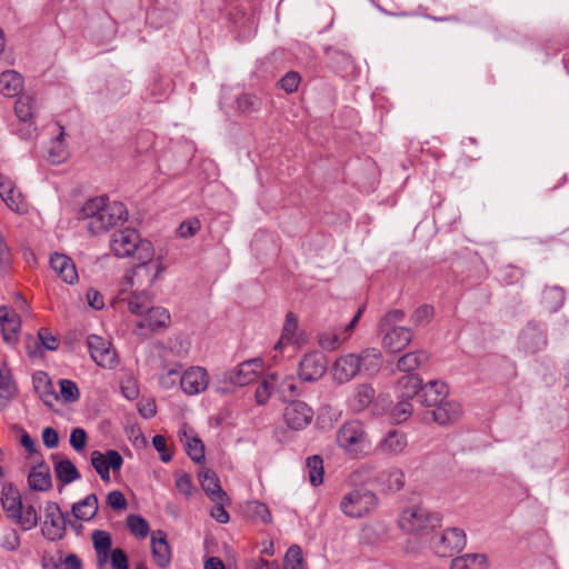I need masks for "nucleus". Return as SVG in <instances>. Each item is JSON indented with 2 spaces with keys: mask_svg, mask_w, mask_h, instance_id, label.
Here are the masks:
<instances>
[{
  "mask_svg": "<svg viewBox=\"0 0 569 569\" xmlns=\"http://www.w3.org/2000/svg\"><path fill=\"white\" fill-rule=\"evenodd\" d=\"M0 323L3 330L20 331L21 320L19 315L7 306H0Z\"/></svg>",
  "mask_w": 569,
  "mask_h": 569,
  "instance_id": "51",
  "label": "nucleus"
},
{
  "mask_svg": "<svg viewBox=\"0 0 569 569\" xmlns=\"http://www.w3.org/2000/svg\"><path fill=\"white\" fill-rule=\"evenodd\" d=\"M413 407L410 400L398 399V402L391 409L390 416L396 423L407 421L412 415Z\"/></svg>",
  "mask_w": 569,
  "mask_h": 569,
  "instance_id": "56",
  "label": "nucleus"
},
{
  "mask_svg": "<svg viewBox=\"0 0 569 569\" xmlns=\"http://www.w3.org/2000/svg\"><path fill=\"white\" fill-rule=\"evenodd\" d=\"M326 54L329 58L331 68L341 77H351L355 73V63L350 54L331 49H327Z\"/></svg>",
  "mask_w": 569,
  "mask_h": 569,
  "instance_id": "36",
  "label": "nucleus"
},
{
  "mask_svg": "<svg viewBox=\"0 0 569 569\" xmlns=\"http://www.w3.org/2000/svg\"><path fill=\"white\" fill-rule=\"evenodd\" d=\"M286 569H305L301 548L297 545L291 546L284 556Z\"/></svg>",
  "mask_w": 569,
  "mask_h": 569,
  "instance_id": "58",
  "label": "nucleus"
},
{
  "mask_svg": "<svg viewBox=\"0 0 569 569\" xmlns=\"http://www.w3.org/2000/svg\"><path fill=\"white\" fill-rule=\"evenodd\" d=\"M166 269L163 257H156V252L151 253L149 258H138L137 263L126 271L123 284L149 291L162 277Z\"/></svg>",
  "mask_w": 569,
  "mask_h": 569,
  "instance_id": "2",
  "label": "nucleus"
},
{
  "mask_svg": "<svg viewBox=\"0 0 569 569\" xmlns=\"http://www.w3.org/2000/svg\"><path fill=\"white\" fill-rule=\"evenodd\" d=\"M209 386V373L200 366H192L186 369L180 377V388L187 396H197L207 390Z\"/></svg>",
  "mask_w": 569,
  "mask_h": 569,
  "instance_id": "13",
  "label": "nucleus"
},
{
  "mask_svg": "<svg viewBox=\"0 0 569 569\" xmlns=\"http://www.w3.org/2000/svg\"><path fill=\"white\" fill-rule=\"evenodd\" d=\"M179 439L184 445L187 455L196 463L204 460V446L202 441L193 435V431L184 425L178 432Z\"/></svg>",
  "mask_w": 569,
  "mask_h": 569,
  "instance_id": "27",
  "label": "nucleus"
},
{
  "mask_svg": "<svg viewBox=\"0 0 569 569\" xmlns=\"http://www.w3.org/2000/svg\"><path fill=\"white\" fill-rule=\"evenodd\" d=\"M80 214L82 219L88 220L87 228L90 233L98 236L126 221L128 210L122 202L110 201L108 197L101 196L87 200Z\"/></svg>",
  "mask_w": 569,
  "mask_h": 569,
  "instance_id": "1",
  "label": "nucleus"
},
{
  "mask_svg": "<svg viewBox=\"0 0 569 569\" xmlns=\"http://www.w3.org/2000/svg\"><path fill=\"white\" fill-rule=\"evenodd\" d=\"M52 270L61 278L62 281L73 284L78 281V272L71 258L63 253H54L50 258Z\"/></svg>",
  "mask_w": 569,
  "mask_h": 569,
  "instance_id": "26",
  "label": "nucleus"
},
{
  "mask_svg": "<svg viewBox=\"0 0 569 569\" xmlns=\"http://www.w3.org/2000/svg\"><path fill=\"white\" fill-rule=\"evenodd\" d=\"M180 369V365H174L170 368L164 367L162 373L159 376L160 386L169 390L176 387L178 382L180 383V377L182 376Z\"/></svg>",
  "mask_w": 569,
  "mask_h": 569,
  "instance_id": "53",
  "label": "nucleus"
},
{
  "mask_svg": "<svg viewBox=\"0 0 569 569\" xmlns=\"http://www.w3.org/2000/svg\"><path fill=\"white\" fill-rule=\"evenodd\" d=\"M449 390L443 381L431 380L422 385L419 402L425 407H436L448 397Z\"/></svg>",
  "mask_w": 569,
  "mask_h": 569,
  "instance_id": "21",
  "label": "nucleus"
},
{
  "mask_svg": "<svg viewBox=\"0 0 569 569\" xmlns=\"http://www.w3.org/2000/svg\"><path fill=\"white\" fill-rule=\"evenodd\" d=\"M298 329V319L292 312L286 315L284 323L282 327L281 336L274 346L276 350L281 351L287 345H295L300 347L305 343L306 339L302 335H296Z\"/></svg>",
  "mask_w": 569,
  "mask_h": 569,
  "instance_id": "24",
  "label": "nucleus"
},
{
  "mask_svg": "<svg viewBox=\"0 0 569 569\" xmlns=\"http://www.w3.org/2000/svg\"><path fill=\"white\" fill-rule=\"evenodd\" d=\"M407 446L408 440L403 432L390 430L379 441L378 450L387 456H398L405 452Z\"/></svg>",
  "mask_w": 569,
  "mask_h": 569,
  "instance_id": "25",
  "label": "nucleus"
},
{
  "mask_svg": "<svg viewBox=\"0 0 569 569\" xmlns=\"http://www.w3.org/2000/svg\"><path fill=\"white\" fill-rule=\"evenodd\" d=\"M152 445L159 452L161 461L169 462L172 459V453L167 447V440L163 436L156 435L152 439Z\"/></svg>",
  "mask_w": 569,
  "mask_h": 569,
  "instance_id": "63",
  "label": "nucleus"
},
{
  "mask_svg": "<svg viewBox=\"0 0 569 569\" xmlns=\"http://www.w3.org/2000/svg\"><path fill=\"white\" fill-rule=\"evenodd\" d=\"M60 395L59 399H61L66 403L76 402L80 398V390L77 383L69 379H60Z\"/></svg>",
  "mask_w": 569,
  "mask_h": 569,
  "instance_id": "54",
  "label": "nucleus"
},
{
  "mask_svg": "<svg viewBox=\"0 0 569 569\" xmlns=\"http://www.w3.org/2000/svg\"><path fill=\"white\" fill-rule=\"evenodd\" d=\"M111 566L113 569H129L128 557L126 552L117 548L109 553Z\"/></svg>",
  "mask_w": 569,
  "mask_h": 569,
  "instance_id": "64",
  "label": "nucleus"
},
{
  "mask_svg": "<svg viewBox=\"0 0 569 569\" xmlns=\"http://www.w3.org/2000/svg\"><path fill=\"white\" fill-rule=\"evenodd\" d=\"M337 441L342 449L356 455L369 447L365 425L359 420L345 422L337 432Z\"/></svg>",
  "mask_w": 569,
  "mask_h": 569,
  "instance_id": "8",
  "label": "nucleus"
},
{
  "mask_svg": "<svg viewBox=\"0 0 569 569\" xmlns=\"http://www.w3.org/2000/svg\"><path fill=\"white\" fill-rule=\"evenodd\" d=\"M110 248L118 258H149L154 247L148 239L141 238L138 230L124 228L116 231L110 240Z\"/></svg>",
  "mask_w": 569,
  "mask_h": 569,
  "instance_id": "3",
  "label": "nucleus"
},
{
  "mask_svg": "<svg viewBox=\"0 0 569 569\" xmlns=\"http://www.w3.org/2000/svg\"><path fill=\"white\" fill-rule=\"evenodd\" d=\"M488 558L483 553H466L450 562V569H488Z\"/></svg>",
  "mask_w": 569,
  "mask_h": 569,
  "instance_id": "40",
  "label": "nucleus"
},
{
  "mask_svg": "<svg viewBox=\"0 0 569 569\" xmlns=\"http://www.w3.org/2000/svg\"><path fill=\"white\" fill-rule=\"evenodd\" d=\"M34 496L31 492L24 493L23 508L17 513L13 523L18 525L23 531L36 528L39 523L40 516L36 509Z\"/></svg>",
  "mask_w": 569,
  "mask_h": 569,
  "instance_id": "22",
  "label": "nucleus"
},
{
  "mask_svg": "<svg viewBox=\"0 0 569 569\" xmlns=\"http://www.w3.org/2000/svg\"><path fill=\"white\" fill-rule=\"evenodd\" d=\"M24 497L12 485L3 486L1 492V503L3 511L9 520L14 521L17 513L23 508Z\"/></svg>",
  "mask_w": 569,
  "mask_h": 569,
  "instance_id": "29",
  "label": "nucleus"
},
{
  "mask_svg": "<svg viewBox=\"0 0 569 569\" xmlns=\"http://www.w3.org/2000/svg\"><path fill=\"white\" fill-rule=\"evenodd\" d=\"M28 486L31 491H48L52 488V479L48 465L38 462L28 475Z\"/></svg>",
  "mask_w": 569,
  "mask_h": 569,
  "instance_id": "31",
  "label": "nucleus"
},
{
  "mask_svg": "<svg viewBox=\"0 0 569 569\" xmlns=\"http://www.w3.org/2000/svg\"><path fill=\"white\" fill-rule=\"evenodd\" d=\"M91 465L104 482L110 481V470L118 471L123 465L121 455L113 449L107 450L104 453L94 450L91 453Z\"/></svg>",
  "mask_w": 569,
  "mask_h": 569,
  "instance_id": "14",
  "label": "nucleus"
},
{
  "mask_svg": "<svg viewBox=\"0 0 569 569\" xmlns=\"http://www.w3.org/2000/svg\"><path fill=\"white\" fill-rule=\"evenodd\" d=\"M88 348L92 360L97 366L112 369L118 362L117 353L111 342L97 335H90L87 339Z\"/></svg>",
  "mask_w": 569,
  "mask_h": 569,
  "instance_id": "12",
  "label": "nucleus"
},
{
  "mask_svg": "<svg viewBox=\"0 0 569 569\" xmlns=\"http://www.w3.org/2000/svg\"><path fill=\"white\" fill-rule=\"evenodd\" d=\"M23 86L22 77L14 70H6L0 74V93L4 97H16Z\"/></svg>",
  "mask_w": 569,
  "mask_h": 569,
  "instance_id": "41",
  "label": "nucleus"
},
{
  "mask_svg": "<svg viewBox=\"0 0 569 569\" xmlns=\"http://www.w3.org/2000/svg\"><path fill=\"white\" fill-rule=\"evenodd\" d=\"M171 316L169 311L160 306H152L136 323L134 333L144 336L170 326Z\"/></svg>",
  "mask_w": 569,
  "mask_h": 569,
  "instance_id": "11",
  "label": "nucleus"
},
{
  "mask_svg": "<svg viewBox=\"0 0 569 569\" xmlns=\"http://www.w3.org/2000/svg\"><path fill=\"white\" fill-rule=\"evenodd\" d=\"M91 538L97 553L98 563L101 566L108 561L109 553L111 552V535L104 530H94Z\"/></svg>",
  "mask_w": 569,
  "mask_h": 569,
  "instance_id": "39",
  "label": "nucleus"
},
{
  "mask_svg": "<svg viewBox=\"0 0 569 569\" xmlns=\"http://www.w3.org/2000/svg\"><path fill=\"white\" fill-rule=\"evenodd\" d=\"M463 415L462 406L459 401L445 398L432 411L433 420L439 425H450L458 421Z\"/></svg>",
  "mask_w": 569,
  "mask_h": 569,
  "instance_id": "20",
  "label": "nucleus"
},
{
  "mask_svg": "<svg viewBox=\"0 0 569 569\" xmlns=\"http://www.w3.org/2000/svg\"><path fill=\"white\" fill-rule=\"evenodd\" d=\"M378 486L389 492H397L405 486V473L399 468H390L379 472Z\"/></svg>",
  "mask_w": 569,
  "mask_h": 569,
  "instance_id": "43",
  "label": "nucleus"
},
{
  "mask_svg": "<svg viewBox=\"0 0 569 569\" xmlns=\"http://www.w3.org/2000/svg\"><path fill=\"white\" fill-rule=\"evenodd\" d=\"M297 386L292 377H284L281 380L277 375L276 395L281 401H288L296 395Z\"/></svg>",
  "mask_w": 569,
  "mask_h": 569,
  "instance_id": "55",
  "label": "nucleus"
},
{
  "mask_svg": "<svg viewBox=\"0 0 569 569\" xmlns=\"http://www.w3.org/2000/svg\"><path fill=\"white\" fill-rule=\"evenodd\" d=\"M466 546V533L460 528H449L431 541V548L439 557H450Z\"/></svg>",
  "mask_w": 569,
  "mask_h": 569,
  "instance_id": "10",
  "label": "nucleus"
},
{
  "mask_svg": "<svg viewBox=\"0 0 569 569\" xmlns=\"http://www.w3.org/2000/svg\"><path fill=\"white\" fill-rule=\"evenodd\" d=\"M202 490L207 493L212 502L228 501L226 491L222 490L217 475L210 470H206L199 475Z\"/></svg>",
  "mask_w": 569,
  "mask_h": 569,
  "instance_id": "34",
  "label": "nucleus"
},
{
  "mask_svg": "<svg viewBox=\"0 0 569 569\" xmlns=\"http://www.w3.org/2000/svg\"><path fill=\"white\" fill-rule=\"evenodd\" d=\"M18 388L13 381L11 369L7 363L0 365V410L8 407L17 395Z\"/></svg>",
  "mask_w": 569,
  "mask_h": 569,
  "instance_id": "33",
  "label": "nucleus"
},
{
  "mask_svg": "<svg viewBox=\"0 0 569 569\" xmlns=\"http://www.w3.org/2000/svg\"><path fill=\"white\" fill-rule=\"evenodd\" d=\"M565 291L558 286L547 287L542 293V301L546 308L551 311H558L565 303Z\"/></svg>",
  "mask_w": 569,
  "mask_h": 569,
  "instance_id": "48",
  "label": "nucleus"
},
{
  "mask_svg": "<svg viewBox=\"0 0 569 569\" xmlns=\"http://www.w3.org/2000/svg\"><path fill=\"white\" fill-rule=\"evenodd\" d=\"M67 157L68 151L63 142V132H60L48 146L47 158L50 162L58 164L63 162Z\"/></svg>",
  "mask_w": 569,
  "mask_h": 569,
  "instance_id": "49",
  "label": "nucleus"
},
{
  "mask_svg": "<svg viewBox=\"0 0 569 569\" xmlns=\"http://www.w3.org/2000/svg\"><path fill=\"white\" fill-rule=\"evenodd\" d=\"M17 118L24 123H29L34 114V100L30 96L20 97L14 103Z\"/></svg>",
  "mask_w": 569,
  "mask_h": 569,
  "instance_id": "50",
  "label": "nucleus"
},
{
  "mask_svg": "<svg viewBox=\"0 0 569 569\" xmlns=\"http://www.w3.org/2000/svg\"><path fill=\"white\" fill-rule=\"evenodd\" d=\"M519 345L530 353L543 349L547 345L545 329L539 323L529 321L519 335Z\"/></svg>",
  "mask_w": 569,
  "mask_h": 569,
  "instance_id": "17",
  "label": "nucleus"
},
{
  "mask_svg": "<svg viewBox=\"0 0 569 569\" xmlns=\"http://www.w3.org/2000/svg\"><path fill=\"white\" fill-rule=\"evenodd\" d=\"M299 377L302 381L311 382L320 379V358L318 352H310L299 362Z\"/></svg>",
  "mask_w": 569,
  "mask_h": 569,
  "instance_id": "37",
  "label": "nucleus"
},
{
  "mask_svg": "<svg viewBox=\"0 0 569 569\" xmlns=\"http://www.w3.org/2000/svg\"><path fill=\"white\" fill-rule=\"evenodd\" d=\"M21 545L18 531L13 528H7L0 537V547L6 551H17Z\"/></svg>",
  "mask_w": 569,
  "mask_h": 569,
  "instance_id": "57",
  "label": "nucleus"
},
{
  "mask_svg": "<svg viewBox=\"0 0 569 569\" xmlns=\"http://www.w3.org/2000/svg\"><path fill=\"white\" fill-rule=\"evenodd\" d=\"M54 473L59 481L64 485L80 479V473L74 463L69 459H61L54 465Z\"/></svg>",
  "mask_w": 569,
  "mask_h": 569,
  "instance_id": "45",
  "label": "nucleus"
},
{
  "mask_svg": "<svg viewBox=\"0 0 569 569\" xmlns=\"http://www.w3.org/2000/svg\"><path fill=\"white\" fill-rule=\"evenodd\" d=\"M379 507L376 492L367 488H355L346 493L340 501L342 513L359 519L372 515Z\"/></svg>",
  "mask_w": 569,
  "mask_h": 569,
  "instance_id": "7",
  "label": "nucleus"
},
{
  "mask_svg": "<svg viewBox=\"0 0 569 569\" xmlns=\"http://www.w3.org/2000/svg\"><path fill=\"white\" fill-rule=\"evenodd\" d=\"M0 198L7 207L18 213H24L28 209L24 197L14 182L0 173Z\"/></svg>",
  "mask_w": 569,
  "mask_h": 569,
  "instance_id": "18",
  "label": "nucleus"
},
{
  "mask_svg": "<svg viewBox=\"0 0 569 569\" xmlns=\"http://www.w3.org/2000/svg\"><path fill=\"white\" fill-rule=\"evenodd\" d=\"M422 387V379L418 375H405L397 381L395 391L397 399L412 400L419 399Z\"/></svg>",
  "mask_w": 569,
  "mask_h": 569,
  "instance_id": "32",
  "label": "nucleus"
},
{
  "mask_svg": "<svg viewBox=\"0 0 569 569\" xmlns=\"http://www.w3.org/2000/svg\"><path fill=\"white\" fill-rule=\"evenodd\" d=\"M440 516L421 505L403 508L397 519L398 527L407 533H425L440 526Z\"/></svg>",
  "mask_w": 569,
  "mask_h": 569,
  "instance_id": "6",
  "label": "nucleus"
},
{
  "mask_svg": "<svg viewBox=\"0 0 569 569\" xmlns=\"http://www.w3.org/2000/svg\"><path fill=\"white\" fill-rule=\"evenodd\" d=\"M382 332H385L382 346L390 352L403 350L412 340V332L407 327H389Z\"/></svg>",
  "mask_w": 569,
  "mask_h": 569,
  "instance_id": "19",
  "label": "nucleus"
},
{
  "mask_svg": "<svg viewBox=\"0 0 569 569\" xmlns=\"http://www.w3.org/2000/svg\"><path fill=\"white\" fill-rule=\"evenodd\" d=\"M68 522H70L68 515L61 511L57 502L48 501L46 503L41 533L47 540L59 541L63 539Z\"/></svg>",
  "mask_w": 569,
  "mask_h": 569,
  "instance_id": "9",
  "label": "nucleus"
},
{
  "mask_svg": "<svg viewBox=\"0 0 569 569\" xmlns=\"http://www.w3.org/2000/svg\"><path fill=\"white\" fill-rule=\"evenodd\" d=\"M262 368L263 361L260 358L246 360L234 369L217 375L213 389L218 393L228 395L232 392L233 387H243L254 381Z\"/></svg>",
  "mask_w": 569,
  "mask_h": 569,
  "instance_id": "5",
  "label": "nucleus"
},
{
  "mask_svg": "<svg viewBox=\"0 0 569 569\" xmlns=\"http://www.w3.org/2000/svg\"><path fill=\"white\" fill-rule=\"evenodd\" d=\"M380 357V351L375 348L366 349L360 356L355 353L343 355L333 362L331 376L335 381L346 383L357 376L361 366H365L366 370H369V366L377 370Z\"/></svg>",
  "mask_w": 569,
  "mask_h": 569,
  "instance_id": "4",
  "label": "nucleus"
},
{
  "mask_svg": "<svg viewBox=\"0 0 569 569\" xmlns=\"http://www.w3.org/2000/svg\"><path fill=\"white\" fill-rule=\"evenodd\" d=\"M427 360L428 355L425 351L408 352L399 358L397 368L403 372H411L418 369Z\"/></svg>",
  "mask_w": 569,
  "mask_h": 569,
  "instance_id": "47",
  "label": "nucleus"
},
{
  "mask_svg": "<svg viewBox=\"0 0 569 569\" xmlns=\"http://www.w3.org/2000/svg\"><path fill=\"white\" fill-rule=\"evenodd\" d=\"M260 101L257 97L243 93L237 99V107L242 113H251L259 109Z\"/></svg>",
  "mask_w": 569,
  "mask_h": 569,
  "instance_id": "60",
  "label": "nucleus"
},
{
  "mask_svg": "<svg viewBox=\"0 0 569 569\" xmlns=\"http://www.w3.org/2000/svg\"><path fill=\"white\" fill-rule=\"evenodd\" d=\"M130 313L142 317L153 306V296L147 290H134L122 298Z\"/></svg>",
  "mask_w": 569,
  "mask_h": 569,
  "instance_id": "28",
  "label": "nucleus"
},
{
  "mask_svg": "<svg viewBox=\"0 0 569 569\" xmlns=\"http://www.w3.org/2000/svg\"><path fill=\"white\" fill-rule=\"evenodd\" d=\"M32 383L36 393L42 402L52 408L53 403L59 400V395L56 392L53 383L44 371H37L32 377Z\"/></svg>",
  "mask_w": 569,
  "mask_h": 569,
  "instance_id": "23",
  "label": "nucleus"
},
{
  "mask_svg": "<svg viewBox=\"0 0 569 569\" xmlns=\"http://www.w3.org/2000/svg\"><path fill=\"white\" fill-rule=\"evenodd\" d=\"M309 479L312 486L320 485V455H313L307 459Z\"/></svg>",
  "mask_w": 569,
  "mask_h": 569,
  "instance_id": "62",
  "label": "nucleus"
},
{
  "mask_svg": "<svg viewBox=\"0 0 569 569\" xmlns=\"http://www.w3.org/2000/svg\"><path fill=\"white\" fill-rule=\"evenodd\" d=\"M300 81L301 78L298 72L289 71L279 80V86L287 93H292L298 89Z\"/></svg>",
  "mask_w": 569,
  "mask_h": 569,
  "instance_id": "61",
  "label": "nucleus"
},
{
  "mask_svg": "<svg viewBox=\"0 0 569 569\" xmlns=\"http://www.w3.org/2000/svg\"><path fill=\"white\" fill-rule=\"evenodd\" d=\"M362 311L363 307L359 308L357 313L346 326L328 329L325 333H322V350L335 351L339 349L349 339L352 330L355 329L362 315Z\"/></svg>",
  "mask_w": 569,
  "mask_h": 569,
  "instance_id": "15",
  "label": "nucleus"
},
{
  "mask_svg": "<svg viewBox=\"0 0 569 569\" xmlns=\"http://www.w3.org/2000/svg\"><path fill=\"white\" fill-rule=\"evenodd\" d=\"M126 525L129 531L138 538H146L150 531L148 521L139 515H129Z\"/></svg>",
  "mask_w": 569,
  "mask_h": 569,
  "instance_id": "52",
  "label": "nucleus"
},
{
  "mask_svg": "<svg viewBox=\"0 0 569 569\" xmlns=\"http://www.w3.org/2000/svg\"><path fill=\"white\" fill-rule=\"evenodd\" d=\"M277 373L264 377L256 389V401L258 405H266L272 395H276Z\"/></svg>",
  "mask_w": 569,
  "mask_h": 569,
  "instance_id": "46",
  "label": "nucleus"
},
{
  "mask_svg": "<svg viewBox=\"0 0 569 569\" xmlns=\"http://www.w3.org/2000/svg\"><path fill=\"white\" fill-rule=\"evenodd\" d=\"M379 472L371 466H361L350 473L348 481L355 488L366 485H378Z\"/></svg>",
  "mask_w": 569,
  "mask_h": 569,
  "instance_id": "44",
  "label": "nucleus"
},
{
  "mask_svg": "<svg viewBox=\"0 0 569 569\" xmlns=\"http://www.w3.org/2000/svg\"><path fill=\"white\" fill-rule=\"evenodd\" d=\"M313 417V411L302 401H290L283 410L286 425L292 430L306 428Z\"/></svg>",
  "mask_w": 569,
  "mask_h": 569,
  "instance_id": "16",
  "label": "nucleus"
},
{
  "mask_svg": "<svg viewBox=\"0 0 569 569\" xmlns=\"http://www.w3.org/2000/svg\"><path fill=\"white\" fill-rule=\"evenodd\" d=\"M433 317V308L429 305L418 307L411 316V321L417 327L426 326Z\"/></svg>",
  "mask_w": 569,
  "mask_h": 569,
  "instance_id": "59",
  "label": "nucleus"
},
{
  "mask_svg": "<svg viewBox=\"0 0 569 569\" xmlns=\"http://www.w3.org/2000/svg\"><path fill=\"white\" fill-rule=\"evenodd\" d=\"M151 553L154 563L160 567H167L171 561V549L163 531L158 530L151 537Z\"/></svg>",
  "mask_w": 569,
  "mask_h": 569,
  "instance_id": "30",
  "label": "nucleus"
},
{
  "mask_svg": "<svg viewBox=\"0 0 569 569\" xmlns=\"http://www.w3.org/2000/svg\"><path fill=\"white\" fill-rule=\"evenodd\" d=\"M99 510L98 497L94 493H90L82 500L72 505L71 512L78 520L90 521L92 520Z\"/></svg>",
  "mask_w": 569,
  "mask_h": 569,
  "instance_id": "35",
  "label": "nucleus"
},
{
  "mask_svg": "<svg viewBox=\"0 0 569 569\" xmlns=\"http://www.w3.org/2000/svg\"><path fill=\"white\" fill-rule=\"evenodd\" d=\"M375 396L376 391L370 385H359L349 400V407L352 411L361 412L371 405Z\"/></svg>",
  "mask_w": 569,
  "mask_h": 569,
  "instance_id": "38",
  "label": "nucleus"
},
{
  "mask_svg": "<svg viewBox=\"0 0 569 569\" xmlns=\"http://www.w3.org/2000/svg\"><path fill=\"white\" fill-rule=\"evenodd\" d=\"M390 527L386 521L376 520L362 529V540L367 543H378L386 540L389 537Z\"/></svg>",
  "mask_w": 569,
  "mask_h": 569,
  "instance_id": "42",
  "label": "nucleus"
}]
</instances>
